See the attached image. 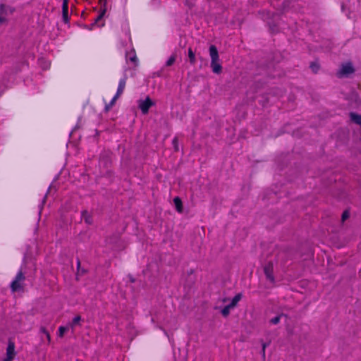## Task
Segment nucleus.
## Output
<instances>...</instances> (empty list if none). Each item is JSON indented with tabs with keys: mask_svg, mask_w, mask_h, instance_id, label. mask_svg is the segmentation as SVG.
Wrapping results in <instances>:
<instances>
[{
	"mask_svg": "<svg viewBox=\"0 0 361 361\" xmlns=\"http://www.w3.org/2000/svg\"><path fill=\"white\" fill-rule=\"evenodd\" d=\"M209 55L211 57V68L214 73L219 74L221 72L222 66L219 63V53L214 45L209 47Z\"/></svg>",
	"mask_w": 361,
	"mask_h": 361,
	"instance_id": "nucleus-1",
	"label": "nucleus"
},
{
	"mask_svg": "<svg viewBox=\"0 0 361 361\" xmlns=\"http://www.w3.org/2000/svg\"><path fill=\"white\" fill-rule=\"evenodd\" d=\"M25 277L22 272L21 270H20L13 281L11 283V289L12 292H17L19 290H21L23 289V281H25Z\"/></svg>",
	"mask_w": 361,
	"mask_h": 361,
	"instance_id": "nucleus-2",
	"label": "nucleus"
},
{
	"mask_svg": "<svg viewBox=\"0 0 361 361\" xmlns=\"http://www.w3.org/2000/svg\"><path fill=\"white\" fill-rule=\"evenodd\" d=\"M355 71V69L353 68V66L351 63L348 62L343 63L339 69V71L337 72V75L339 78H343L349 75L350 74L353 73Z\"/></svg>",
	"mask_w": 361,
	"mask_h": 361,
	"instance_id": "nucleus-3",
	"label": "nucleus"
},
{
	"mask_svg": "<svg viewBox=\"0 0 361 361\" xmlns=\"http://www.w3.org/2000/svg\"><path fill=\"white\" fill-rule=\"evenodd\" d=\"M154 104V103L149 97H147L144 100L138 101V107L143 114H147L149 111V108L152 106Z\"/></svg>",
	"mask_w": 361,
	"mask_h": 361,
	"instance_id": "nucleus-4",
	"label": "nucleus"
},
{
	"mask_svg": "<svg viewBox=\"0 0 361 361\" xmlns=\"http://www.w3.org/2000/svg\"><path fill=\"white\" fill-rule=\"evenodd\" d=\"M126 60L127 63H128L129 61L133 63L134 66H137L138 60L134 49H132L130 51L126 52Z\"/></svg>",
	"mask_w": 361,
	"mask_h": 361,
	"instance_id": "nucleus-5",
	"label": "nucleus"
},
{
	"mask_svg": "<svg viewBox=\"0 0 361 361\" xmlns=\"http://www.w3.org/2000/svg\"><path fill=\"white\" fill-rule=\"evenodd\" d=\"M126 83V77H123L119 80L117 91L114 95V99H117L123 92Z\"/></svg>",
	"mask_w": 361,
	"mask_h": 361,
	"instance_id": "nucleus-6",
	"label": "nucleus"
},
{
	"mask_svg": "<svg viewBox=\"0 0 361 361\" xmlns=\"http://www.w3.org/2000/svg\"><path fill=\"white\" fill-rule=\"evenodd\" d=\"M264 274L266 275L267 279L270 281L271 283L274 282V277L273 274V266L271 263L268 264L264 267Z\"/></svg>",
	"mask_w": 361,
	"mask_h": 361,
	"instance_id": "nucleus-7",
	"label": "nucleus"
},
{
	"mask_svg": "<svg viewBox=\"0 0 361 361\" xmlns=\"http://www.w3.org/2000/svg\"><path fill=\"white\" fill-rule=\"evenodd\" d=\"M63 18L65 23L68 20V0H63L62 4Z\"/></svg>",
	"mask_w": 361,
	"mask_h": 361,
	"instance_id": "nucleus-8",
	"label": "nucleus"
},
{
	"mask_svg": "<svg viewBox=\"0 0 361 361\" xmlns=\"http://www.w3.org/2000/svg\"><path fill=\"white\" fill-rule=\"evenodd\" d=\"M15 354V344L13 342L10 341L6 348V356L14 357Z\"/></svg>",
	"mask_w": 361,
	"mask_h": 361,
	"instance_id": "nucleus-9",
	"label": "nucleus"
},
{
	"mask_svg": "<svg viewBox=\"0 0 361 361\" xmlns=\"http://www.w3.org/2000/svg\"><path fill=\"white\" fill-rule=\"evenodd\" d=\"M106 13V10L104 9L99 16L96 18L94 24L97 25L98 27H102L104 25V23L103 20L104 16Z\"/></svg>",
	"mask_w": 361,
	"mask_h": 361,
	"instance_id": "nucleus-10",
	"label": "nucleus"
},
{
	"mask_svg": "<svg viewBox=\"0 0 361 361\" xmlns=\"http://www.w3.org/2000/svg\"><path fill=\"white\" fill-rule=\"evenodd\" d=\"M80 320H81V317H80V316H79V315H78V316L75 317L73 319V320H72L71 323H70V324H68V326L70 327V329H72V331H74V329H75V327L76 326L80 325Z\"/></svg>",
	"mask_w": 361,
	"mask_h": 361,
	"instance_id": "nucleus-11",
	"label": "nucleus"
},
{
	"mask_svg": "<svg viewBox=\"0 0 361 361\" xmlns=\"http://www.w3.org/2000/svg\"><path fill=\"white\" fill-rule=\"evenodd\" d=\"M242 298V294L241 293H238L237 295H235L233 299L231 300V302L228 304L232 308H234L237 304L238 303V302L241 300Z\"/></svg>",
	"mask_w": 361,
	"mask_h": 361,
	"instance_id": "nucleus-12",
	"label": "nucleus"
},
{
	"mask_svg": "<svg viewBox=\"0 0 361 361\" xmlns=\"http://www.w3.org/2000/svg\"><path fill=\"white\" fill-rule=\"evenodd\" d=\"M173 202L175 204V206H176V210L179 212V213H181L183 212V207H182V202H181V200L178 197H176L174 199H173Z\"/></svg>",
	"mask_w": 361,
	"mask_h": 361,
	"instance_id": "nucleus-13",
	"label": "nucleus"
},
{
	"mask_svg": "<svg viewBox=\"0 0 361 361\" xmlns=\"http://www.w3.org/2000/svg\"><path fill=\"white\" fill-rule=\"evenodd\" d=\"M82 219L87 224H91L92 223V217L87 211H83L82 212Z\"/></svg>",
	"mask_w": 361,
	"mask_h": 361,
	"instance_id": "nucleus-14",
	"label": "nucleus"
},
{
	"mask_svg": "<svg viewBox=\"0 0 361 361\" xmlns=\"http://www.w3.org/2000/svg\"><path fill=\"white\" fill-rule=\"evenodd\" d=\"M282 317H286V315L283 314H281L279 315H277L275 317L272 318L271 319H270L269 322L271 324H274V325H276L277 324L279 323Z\"/></svg>",
	"mask_w": 361,
	"mask_h": 361,
	"instance_id": "nucleus-15",
	"label": "nucleus"
},
{
	"mask_svg": "<svg viewBox=\"0 0 361 361\" xmlns=\"http://www.w3.org/2000/svg\"><path fill=\"white\" fill-rule=\"evenodd\" d=\"M188 57H189V59H190V63L192 65H194L195 63V62H196V59H195V53L192 51L191 48H190L188 49Z\"/></svg>",
	"mask_w": 361,
	"mask_h": 361,
	"instance_id": "nucleus-16",
	"label": "nucleus"
},
{
	"mask_svg": "<svg viewBox=\"0 0 361 361\" xmlns=\"http://www.w3.org/2000/svg\"><path fill=\"white\" fill-rule=\"evenodd\" d=\"M70 329V327L68 326V325H67L66 326H59V331H58V336L59 337H63L64 334Z\"/></svg>",
	"mask_w": 361,
	"mask_h": 361,
	"instance_id": "nucleus-17",
	"label": "nucleus"
},
{
	"mask_svg": "<svg viewBox=\"0 0 361 361\" xmlns=\"http://www.w3.org/2000/svg\"><path fill=\"white\" fill-rule=\"evenodd\" d=\"M233 309L229 305H226L222 310H221V314L224 317H227L231 310Z\"/></svg>",
	"mask_w": 361,
	"mask_h": 361,
	"instance_id": "nucleus-18",
	"label": "nucleus"
},
{
	"mask_svg": "<svg viewBox=\"0 0 361 361\" xmlns=\"http://www.w3.org/2000/svg\"><path fill=\"white\" fill-rule=\"evenodd\" d=\"M176 55H175V54L171 55V56L169 57V59L167 60V61H166V65L167 66H172V65L174 63V62H175V61H176Z\"/></svg>",
	"mask_w": 361,
	"mask_h": 361,
	"instance_id": "nucleus-19",
	"label": "nucleus"
},
{
	"mask_svg": "<svg viewBox=\"0 0 361 361\" xmlns=\"http://www.w3.org/2000/svg\"><path fill=\"white\" fill-rule=\"evenodd\" d=\"M123 30H124V31H125L126 35V36H128V37L129 38V39H130V29H129V27H128V24H125V25H124Z\"/></svg>",
	"mask_w": 361,
	"mask_h": 361,
	"instance_id": "nucleus-20",
	"label": "nucleus"
},
{
	"mask_svg": "<svg viewBox=\"0 0 361 361\" xmlns=\"http://www.w3.org/2000/svg\"><path fill=\"white\" fill-rule=\"evenodd\" d=\"M310 68L313 72L317 73L319 70V66L317 63H312L310 65Z\"/></svg>",
	"mask_w": 361,
	"mask_h": 361,
	"instance_id": "nucleus-21",
	"label": "nucleus"
},
{
	"mask_svg": "<svg viewBox=\"0 0 361 361\" xmlns=\"http://www.w3.org/2000/svg\"><path fill=\"white\" fill-rule=\"evenodd\" d=\"M172 144H173V146L174 147V149L176 151H178V138L176 137H175L173 139Z\"/></svg>",
	"mask_w": 361,
	"mask_h": 361,
	"instance_id": "nucleus-22",
	"label": "nucleus"
},
{
	"mask_svg": "<svg viewBox=\"0 0 361 361\" xmlns=\"http://www.w3.org/2000/svg\"><path fill=\"white\" fill-rule=\"evenodd\" d=\"M350 216V214L348 212V211H344L343 214H342V216H341V219H342V221H345Z\"/></svg>",
	"mask_w": 361,
	"mask_h": 361,
	"instance_id": "nucleus-23",
	"label": "nucleus"
},
{
	"mask_svg": "<svg viewBox=\"0 0 361 361\" xmlns=\"http://www.w3.org/2000/svg\"><path fill=\"white\" fill-rule=\"evenodd\" d=\"M116 99H114V97L112 98L111 101L110 102V104L109 105L106 106V110L108 111L114 104Z\"/></svg>",
	"mask_w": 361,
	"mask_h": 361,
	"instance_id": "nucleus-24",
	"label": "nucleus"
},
{
	"mask_svg": "<svg viewBox=\"0 0 361 361\" xmlns=\"http://www.w3.org/2000/svg\"><path fill=\"white\" fill-rule=\"evenodd\" d=\"M40 332H41V333H42V334H44V335L49 333V332L47 331V330L46 329V328H45V327H43V326H42V327L40 328Z\"/></svg>",
	"mask_w": 361,
	"mask_h": 361,
	"instance_id": "nucleus-25",
	"label": "nucleus"
},
{
	"mask_svg": "<svg viewBox=\"0 0 361 361\" xmlns=\"http://www.w3.org/2000/svg\"><path fill=\"white\" fill-rule=\"evenodd\" d=\"M45 336H46V339L47 340L48 343H49L51 341V336H50L49 333L45 334Z\"/></svg>",
	"mask_w": 361,
	"mask_h": 361,
	"instance_id": "nucleus-26",
	"label": "nucleus"
},
{
	"mask_svg": "<svg viewBox=\"0 0 361 361\" xmlns=\"http://www.w3.org/2000/svg\"><path fill=\"white\" fill-rule=\"evenodd\" d=\"M13 359V357L6 356V357L4 360V361H12Z\"/></svg>",
	"mask_w": 361,
	"mask_h": 361,
	"instance_id": "nucleus-27",
	"label": "nucleus"
},
{
	"mask_svg": "<svg viewBox=\"0 0 361 361\" xmlns=\"http://www.w3.org/2000/svg\"><path fill=\"white\" fill-rule=\"evenodd\" d=\"M268 345H269L268 343H262V349H264V351H265L266 348L267 347Z\"/></svg>",
	"mask_w": 361,
	"mask_h": 361,
	"instance_id": "nucleus-28",
	"label": "nucleus"
},
{
	"mask_svg": "<svg viewBox=\"0 0 361 361\" xmlns=\"http://www.w3.org/2000/svg\"><path fill=\"white\" fill-rule=\"evenodd\" d=\"M262 355L263 358H265V351H264V349H262Z\"/></svg>",
	"mask_w": 361,
	"mask_h": 361,
	"instance_id": "nucleus-29",
	"label": "nucleus"
},
{
	"mask_svg": "<svg viewBox=\"0 0 361 361\" xmlns=\"http://www.w3.org/2000/svg\"><path fill=\"white\" fill-rule=\"evenodd\" d=\"M46 198H47V196L45 195L43 199H42V204H44L45 201H46Z\"/></svg>",
	"mask_w": 361,
	"mask_h": 361,
	"instance_id": "nucleus-30",
	"label": "nucleus"
},
{
	"mask_svg": "<svg viewBox=\"0 0 361 361\" xmlns=\"http://www.w3.org/2000/svg\"><path fill=\"white\" fill-rule=\"evenodd\" d=\"M80 261H79V260H78V266L79 267V266H80Z\"/></svg>",
	"mask_w": 361,
	"mask_h": 361,
	"instance_id": "nucleus-31",
	"label": "nucleus"
}]
</instances>
